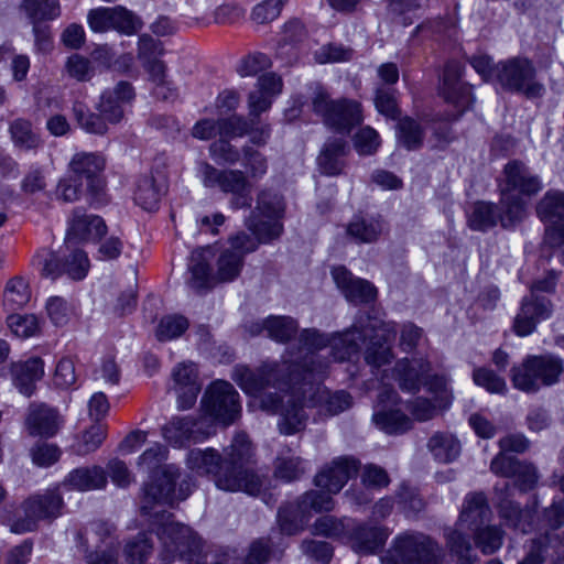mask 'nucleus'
Instances as JSON below:
<instances>
[{"mask_svg": "<svg viewBox=\"0 0 564 564\" xmlns=\"http://www.w3.org/2000/svg\"><path fill=\"white\" fill-rule=\"evenodd\" d=\"M553 312L552 303L545 296L530 293L522 300L521 307L513 323V329L519 336H528L536 325L547 319Z\"/></svg>", "mask_w": 564, "mask_h": 564, "instance_id": "nucleus-22", "label": "nucleus"}, {"mask_svg": "<svg viewBox=\"0 0 564 564\" xmlns=\"http://www.w3.org/2000/svg\"><path fill=\"white\" fill-rule=\"evenodd\" d=\"M223 457L215 448H194L186 458L187 467L198 475L212 476L216 487L224 491H243L257 496L263 479L246 465L252 457V446L245 433L237 434L224 449Z\"/></svg>", "mask_w": 564, "mask_h": 564, "instance_id": "nucleus-2", "label": "nucleus"}, {"mask_svg": "<svg viewBox=\"0 0 564 564\" xmlns=\"http://www.w3.org/2000/svg\"><path fill=\"white\" fill-rule=\"evenodd\" d=\"M354 147L360 155H371L380 147V137L371 127H364L355 134Z\"/></svg>", "mask_w": 564, "mask_h": 564, "instance_id": "nucleus-61", "label": "nucleus"}, {"mask_svg": "<svg viewBox=\"0 0 564 564\" xmlns=\"http://www.w3.org/2000/svg\"><path fill=\"white\" fill-rule=\"evenodd\" d=\"M106 437V427L101 424L91 425L84 434L80 442L76 445L75 452L78 455H87L95 452Z\"/></svg>", "mask_w": 564, "mask_h": 564, "instance_id": "nucleus-62", "label": "nucleus"}, {"mask_svg": "<svg viewBox=\"0 0 564 564\" xmlns=\"http://www.w3.org/2000/svg\"><path fill=\"white\" fill-rule=\"evenodd\" d=\"M463 66L460 63L451 61L446 64L441 94L445 101L454 105L462 113L473 104L470 88L460 80Z\"/></svg>", "mask_w": 564, "mask_h": 564, "instance_id": "nucleus-24", "label": "nucleus"}, {"mask_svg": "<svg viewBox=\"0 0 564 564\" xmlns=\"http://www.w3.org/2000/svg\"><path fill=\"white\" fill-rule=\"evenodd\" d=\"M242 152L248 176L252 180L262 178L268 171L265 156L251 147H243Z\"/></svg>", "mask_w": 564, "mask_h": 564, "instance_id": "nucleus-60", "label": "nucleus"}, {"mask_svg": "<svg viewBox=\"0 0 564 564\" xmlns=\"http://www.w3.org/2000/svg\"><path fill=\"white\" fill-rule=\"evenodd\" d=\"M389 535L390 531L386 527L369 525L355 520L347 544L357 553L373 554L384 546Z\"/></svg>", "mask_w": 564, "mask_h": 564, "instance_id": "nucleus-27", "label": "nucleus"}, {"mask_svg": "<svg viewBox=\"0 0 564 564\" xmlns=\"http://www.w3.org/2000/svg\"><path fill=\"white\" fill-rule=\"evenodd\" d=\"M383 231V221L379 217H355L347 226L348 236L359 243L376 241Z\"/></svg>", "mask_w": 564, "mask_h": 564, "instance_id": "nucleus-42", "label": "nucleus"}, {"mask_svg": "<svg viewBox=\"0 0 564 564\" xmlns=\"http://www.w3.org/2000/svg\"><path fill=\"white\" fill-rule=\"evenodd\" d=\"M188 327V321L182 315H167L163 317L156 328V338L160 341L172 340L180 337Z\"/></svg>", "mask_w": 564, "mask_h": 564, "instance_id": "nucleus-58", "label": "nucleus"}, {"mask_svg": "<svg viewBox=\"0 0 564 564\" xmlns=\"http://www.w3.org/2000/svg\"><path fill=\"white\" fill-rule=\"evenodd\" d=\"M163 475L167 479L166 486L161 488L153 485L145 489L141 512L149 517L150 528L161 542L162 564H172L176 557L191 558L198 553L202 542L189 527L175 522L172 520L173 514L163 509L164 505H172L174 501L173 481L176 470L174 467H166Z\"/></svg>", "mask_w": 564, "mask_h": 564, "instance_id": "nucleus-4", "label": "nucleus"}, {"mask_svg": "<svg viewBox=\"0 0 564 564\" xmlns=\"http://www.w3.org/2000/svg\"><path fill=\"white\" fill-rule=\"evenodd\" d=\"M200 406L206 424L213 430L212 422L223 425L232 424L241 413L240 397L234 386L224 380L210 383L204 392Z\"/></svg>", "mask_w": 564, "mask_h": 564, "instance_id": "nucleus-8", "label": "nucleus"}, {"mask_svg": "<svg viewBox=\"0 0 564 564\" xmlns=\"http://www.w3.org/2000/svg\"><path fill=\"white\" fill-rule=\"evenodd\" d=\"M491 510L482 492L468 494L456 523V529L446 534L447 545L452 553L458 557V564H473L470 556L471 545L468 538L462 532L465 528L473 531L490 520Z\"/></svg>", "mask_w": 564, "mask_h": 564, "instance_id": "nucleus-5", "label": "nucleus"}, {"mask_svg": "<svg viewBox=\"0 0 564 564\" xmlns=\"http://www.w3.org/2000/svg\"><path fill=\"white\" fill-rule=\"evenodd\" d=\"M539 218L549 224L545 242L551 247L564 245V192L549 191L536 206Z\"/></svg>", "mask_w": 564, "mask_h": 564, "instance_id": "nucleus-17", "label": "nucleus"}, {"mask_svg": "<svg viewBox=\"0 0 564 564\" xmlns=\"http://www.w3.org/2000/svg\"><path fill=\"white\" fill-rule=\"evenodd\" d=\"M306 514L299 511V505H286L279 509L278 522L282 533L293 535L302 530V522Z\"/></svg>", "mask_w": 564, "mask_h": 564, "instance_id": "nucleus-56", "label": "nucleus"}, {"mask_svg": "<svg viewBox=\"0 0 564 564\" xmlns=\"http://www.w3.org/2000/svg\"><path fill=\"white\" fill-rule=\"evenodd\" d=\"M87 23L96 33L116 30L126 35H133L142 28L141 19L122 6L91 9L87 14Z\"/></svg>", "mask_w": 564, "mask_h": 564, "instance_id": "nucleus-15", "label": "nucleus"}, {"mask_svg": "<svg viewBox=\"0 0 564 564\" xmlns=\"http://www.w3.org/2000/svg\"><path fill=\"white\" fill-rule=\"evenodd\" d=\"M105 167V160L96 153L79 152L74 154L68 164L69 172L79 178H86L88 191L93 194L101 192L104 184L99 173Z\"/></svg>", "mask_w": 564, "mask_h": 564, "instance_id": "nucleus-29", "label": "nucleus"}, {"mask_svg": "<svg viewBox=\"0 0 564 564\" xmlns=\"http://www.w3.org/2000/svg\"><path fill=\"white\" fill-rule=\"evenodd\" d=\"M30 299L31 292L23 278L14 276L8 281L3 292V303L10 311L23 307Z\"/></svg>", "mask_w": 564, "mask_h": 564, "instance_id": "nucleus-50", "label": "nucleus"}, {"mask_svg": "<svg viewBox=\"0 0 564 564\" xmlns=\"http://www.w3.org/2000/svg\"><path fill=\"white\" fill-rule=\"evenodd\" d=\"M506 185L501 191L514 193L519 191L523 195H534L542 188L538 175L533 174L522 162L512 161L505 166Z\"/></svg>", "mask_w": 564, "mask_h": 564, "instance_id": "nucleus-33", "label": "nucleus"}, {"mask_svg": "<svg viewBox=\"0 0 564 564\" xmlns=\"http://www.w3.org/2000/svg\"><path fill=\"white\" fill-rule=\"evenodd\" d=\"M392 557L400 564H442L441 546L421 532H403L392 541Z\"/></svg>", "mask_w": 564, "mask_h": 564, "instance_id": "nucleus-13", "label": "nucleus"}, {"mask_svg": "<svg viewBox=\"0 0 564 564\" xmlns=\"http://www.w3.org/2000/svg\"><path fill=\"white\" fill-rule=\"evenodd\" d=\"M297 328V322L290 316H269L261 323L252 324L250 333L258 335L265 330L271 339L285 343L295 335Z\"/></svg>", "mask_w": 564, "mask_h": 564, "instance_id": "nucleus-37", "label": "nucleus"}, {"mask_svg": "<svg viewBox=\"0 0 564 564\" xmlns=\"http://www.w3.org/2000/svg\"><path fill=\"white\" fill-rule=\"evenodd\" d=\"M347 151V142L343 138L329 139L317 158L321 172L330 176L340 174Z\"/></svg>", "mask_w": 564, "mask_h": 564, "instance_id": "nucleus-38", "label": "nucleus"}, {"mask_svg": "<svg viewBox=\"0 0 564 564\" xmlns=\"http://www.w3.org/2000/svg\"><path fill=\"white\" fill-rule=\"evenodd\" d=\"M133 98L134 91L131 84L120 82L115 88L102 93L97 109L107 123L117 124L124 117V106Z\"/></svg>", "mask_w": 564, "mask_h": 564, "instance_id": "nucleus-26", "label": "nucleus"}, {"mask_svg": "<svg viewBox=\"0 0 564 564\" xmlns=\"http://www.w3.org/2000/svg\"><path fill=\"white\" fill-rule=\"evenodd\" d=\"M498 218L503 228L513 227L527 216V203L516 193L500 191Z\"/></svg>", "mask_w": 564, "mask_h": 564, "instance_id": "nucleus-40", "label": "nucleus"}, {"mask_svg": "<svg viewBox=\"0 0 564 564\" xmlns=\"http://www.w3.org/2000/svg\"><path fill=\"white\" fill-rule=\"evenodd\" d=\"M73 262L77 263L74 268L70 264L63 265L59 257L51 250H40L33 260L34 265L37 267L42 276L51 280H56L62 274L66 273L73 280H82L87 275L89 270V259L87 254L79 249L73 251Z\"/></svg>", "mask_w": 564, "mask_h": 564, "instance_id": "nucleus-18", "label": "nucleus"}, {"mask_svg": "<svg viewBox=\"0 0 564 564\" xmlns=\"http://www.w3.org/2000/svg\"><path fill=\"white\" fill-rule=\"evenodd\" d=\"M9 133L14 147L21 151H35L42 145L41 137L26 119L18 118L11 121Z\"/></svg>", "mask_w": 564, "mask_h": 564, "instance_id": "nucleus-41", "label": "nucleus"}, {"mask_svg": "<svg viewBox=\"0 0 564 564\" xmlns=\"http://www.w3.org/2000/svg\"><path fill=\"white\" fill-rule=\"evenodd\" d=\"M62 424L58 411L46 404H32L25 419V427L32 436L52 437Z\"/></svg>", "mask_w": 564, "mask_h": 564, "instance_id": "nucleus-30", "label": "nucleus"}, {"mask_svg": "<svg viewBox=\"0 0 564 564\" xmlns=\"http://www.w3.org/2000/svg\"><path fill=\"white\" fill-rule=\"evenodd\" d=\"M174 390L177 394L178 409H191L200 391L198 371L193 362H180L172 371Z\"/></svg>", "mask_w": 564, "mask_h": 564, "instance_id": "nucleus-25", "label": "nucleus"}, {"mask_svg": "<svg viewBox=\"0 0 564 564\" xmlns=\"http://www.w3.org/2000/svg\"><path fill=\"white\" fill-rule=\"evenodd\" d=\"M371 330L376 332V337L383 339V343L371 341L365 352V359L368 365L379 368L389 364L393 357L389 341L395 337V324L392 322L373 321L369 324Z\"/></svg>", "mask_w": 564, "mask_h": 564, "instance_id": "nucleus-31", "label": "nucleus"}, {"mask_svg": "<svg viewBox=\"0 0 564 564\" xmlns=\"http://www.w3.org/2000/svg\"><path fill=\"white\" fill-rule=\"evenodd\" d=\"M499 220L496 206L491 203L478 202L468 215V226L473 230L486 231Z\"/></svg>", "mask_w": 564, "mask_h": 564, "instance_id": "nucleus-52", "label": "nucleus"}, {"mask_svg": "<svg viewBox=\"0 0 564 564\" xmlns=\"http://www.w3.org/2000/svg\"><path fill=\"white\" fill-rule=\"evenodd\" d=\"M249 122L245 117L238 115L218 119V133L224 138L243 137L249 132Z\"/></svg>", "mask_w": 564, "mask_h": 564, "instance_id": "nucleus-63", "label": "nucleus"}, {"mask_svg": "<svg viewBox=\"0 0 564 564\" xmlns=\"http://www.w3.org/2000/svg\"><path fill=\"white\" fill-rule=\"evenodd\" d=\"M354 521L349 518L337 519L333 516H324L314 522L313 533L347 543Z\"/></svg>", "mask_w": 564, "mask_h": 564, "instance_id": "nucleus-43", "label": "nucleus"}, {"mask_svg": "<svg viewBox=\"0 0 564 564\" xmlns=\"http://www.w3.org/2000/svg\"><path fill=\"white\" fill-rule=\"evenodd\" d=\"M64 500L59 486L32 495L22 502L23 517L17 518L11 523V531L25 533L34 531L41 521L51 523L62 514Z\"/></svg>", "mask_w": 564, "mask_h": 564, "instance_id": "nucleus-10", "label": "nucleus"}, {"mask_svg": "<svg viewBox=\"0 0 564 564\" xmlns=\"http://www.w3.org/2000/svg\"><path fill=\"white\" fill-rule=\"evenodd\" d=\"M312 107L327 127L338 132L348 133L362 120L360 105L357 101L345 98L330 99L328 93L319 85L314 87Z\"/></svg>", "mask_w": 564, "mask_h": 564, "instance_id": "nucleus-9", "label": "nucleus"}, {"mask_svg": "<svg viewBox=\"0 0 564 564\" xmlns=\"http://www.w3.org/2000/svg\"><path fill=\"white\" fill-rule=\"evenodd\" d=\"M205 252V250L193 252L188 264V270L191 272L188 284L196 291L209 289L217 282L214 278L215 272L213 273L210 271Z\"/></svg>", "mask_w": 564, "mask_h": 564, "instance_id": "nucleus-44", "label": "nucleus"}, {"mask_svg": "<svg viewBox=\"0 0 564 564\" xmlns=\"http://www.w3.org/2000/svg\"><path fill=\"white\" fill-rule=\"evenodd\" d=\"M332 276L349 302L359 304L375 301L377 289L369 281L352 276L345 267L334 268Z\"/></svg>", "mask_w": 564, "mask_h": 564, "instance_id": "nucleus-28", "label": "nucleus"}, {"mask_svg": "<svg viewBox=\"0 0 564 564\" xmlns=\"http://www.w3.org/2000/svg\"><path fill=\"white\" fill-rule=\"evenodd\" d=\"M431 369L430 362L420 359L404 358L394 367L395 379L403 391L416 392L420 389L422 377Z\"/></svg>", "mask_w": 564, "mask_h": 564, "instance_id": "nucleus-35", "label": "nucleus"}, {"mask_svg": "<svg viewBox=\"0 0 564 564\" xmlns=\"http://www.w3.org/2000/svg\"><path fill=\"white\" fill-rule=\"evenodd\" d=\"M423 130L412 118L405 117L398 123V142L408 150H416L423 142Z\"/></svg>", "mask_w": 564, "mask_h": 564, "instance_id": "nucleus-54", "label": "nucleus"}, {"mask_svg": "<svg viewBox=\"0 0 564 564\" xmlns=\"http://www.w3.org/2000/svg\"><path fill=\"white\" fill-rule=\"evenodd\" d=\"M229 246L223 249L216 261L215 279L217 282L236 280L245 263V256L253 252L259 242L249 234L240 231L231 236Z\"/></svg>", "mask_w": 564, "mask_h": 564, "instance_id": "nucleus-14", "label": "nucleus"}, {"mask_svg": "<svg viewBox=\"0 0 564 564\" xmlns=\"http://www.w3.org/2000/svg\"><path fill=\"white\" fill-rule=\"evenodd\" d=\"M318 380H301L291 384L286 391L262 392L258 395L259 406L269 413H279V429L285 435L295 434L304 430L307 421L305 406H318L321 412L336 415L351 406V397L345 391L330 392L315 387Z\"/></svg>", "mask_w": 564, "mask_h": 564, "instance_id": "nucleus-3", "label": "nucleus"}, {"mask_svg": "<svg viewBox=\"0 0 564 564\" xmlns=\"http://www.w3.org/2000/svg\"><path fill=\"white\" fill-rule=\"evenodd\" d=\"M473 532L476 546L485 554H491L502 545V531L496 525H481Z\"/></svg>", "mask_w": 564, "mask_h": 564, "instance_id": "nucleus-55", "label": "nucleus"}, {"mask_svg": "<svg viewBox=\"0 0 564 564\" xmlns=\"http://www.w3.org/2000/svg\"><path fill=\"white\" fill-rule=\"evenodd\" d=\"M333 494L328 491L310 490L303 494L299 500V511L302 514L310 516L313 512H328L335 507V501L332 497Z\"/></svg>", "mask_w": 564, "mask_h": 564, "instance_id": "nucleus-48", "label": "nucleus"}, {"mask_svg": "<svg viewBox=\"0 0 564 564\" xmlns=\"http://www.w3.org/2000/svg\"><path fill=\"white\" fill-rule=\"evenodd\" d=\"M107 231L104 219L96 215H87L83 210L75 209L67 229V242H82L97 240Z\"/></svg>", "mask_w": 564, "mask_h": 564, "instance_id": "nucleus-32", "label": "nucleus"}, {"mask_svg": "<svg viewBox=\"0 0 564 564\" xmlns=\"http://www.w3.org/2000/svg\"><path fill=\"white\" fill-rule=\"evenodd\" d=\"M536 70L532 62L523 57H513L496 65V80L506 90L522 93L528 98L541 97L542 84L535 80Z\"/></svg>", "mask_w": 564, "mask_h": 564, "instance_id": "nucleus-12", "label": "nucleus"}, {"mask_svg": "<svg viewBox=\"0 0 564 564\" xmlns=\"http://www.w3.org/2000/svg\"><path fill=\"white\" fill-rule=\"evenodd\" d=\"M73 112L78 126L87 133L104 135L108 132V123L100 112L94 113L78 101L74 104Z\"/></svg>", "mask_w": 564, "mask_h": 564, "instance_id": "nucleus-49", "label": "nucleus"}, {"mask_svg": "<svg viewBox=\"0 0 564 564\" xmlns=\"http://www.w3.org/2000/svg\"><path fill=\"white\" fill-rule=\"evenodd\" d=\"M399 402L398 393L390 387L382 384L375 405L372 421L378 429L387 434H400L412 427L411 419L393 406Z\"/></svg>", "mask_w": 564, "mask_h": 564, "instance_id": "nucleus-16", "label": "nucleus"}, {"mask_svg": "<svg viewBox=\"0 0 564 564\" xmlns=\"http://www.w3.org/2000/svg\"><path fill=\"white\" fill-rule=\"evenodd\" d=\"M166 456H167L166 447L160 443H155L151 447H149L147 451H144L143 454L139 457L138 465L141 468L152 470V469L160 467V470L156 473L153 480L144 487V490L148 487L153 486V485H156L161 488H164L166 486L167 479L163 475V470L166 467H174L176 470V476L173 481V488L175 487V481H176L177 477L180 476V471H178V468L175 467L174 465L161 466V464L166 459ZM144 497H145V494L143 495V498Z\"/></svg>", "mask_w": 564, "mask_h": 564, "instance_id": "nucleus-39", "label": "nucleus"}, {"mask_svg": "<svg viewBox=\"0 0 564 564\" xmlns=\"http://www.w3.org/2000/svg\"><path fill=\"white\" fill-rule=\"evenodd\" d=\"M553 312L552 303L545 296L530 293L522 300L521 307L513 323V329L519 336H528L536 325L547 319Z\"/></svg>", "mask_w": 564, "mask_h": 564, "instance_id": "nucleus-23", "label": "nucleus"}, {"mask_svg": "<svg viewBox=\"0 0 564 564\" xmlns=\"http://www.w3.org/2000/svg\"><path fill=\"white\" fill-rule=\"evenodd\" d=\"M283 214V197L271 191L262 189L257 196L254 209L245 224L259 243L269 242L282 234L283 226L279 220Z\"/></svg>", "mask_w": 564, "mask_h": 564, "instance_id": "nucleus-6", "label": "nucleus"}, {"mask_svg": "<svg viewBox=\"0 0 564 564\" xmlns=\"http://www.w3.org/2000/svg\"><path fill=\"white\" fill-rule=\"evenodd\" d=\"M367 336V330L357 326L335 335L305 328L299 336L301 348L306 350L301 360L267 361L256 370L237 367L232 379L247 394L254 397L270 389L286 391L292 383L306 379L312 390V381L324 379L333 361L343 362L358 354Z\"/></svg>", "mask_w": 564, "mask_h": 564, "instance_id": "nucleus-1", "label": "nucleus"}, {"mask_svg": "<svg viewBox=\"0 0 564 564\" xmlns=\"http://www.w3.org/2000/svg\"><path fill=\"white\" fill-rule=\"evenodd\" d=\"M499 512L501 518L511 528L519 530L522 533H525L530 528V522L528 521L530 512L521 510L519 505L509 500L507 497L500 498Z\"/></svg>", "mask_w": 564, "mask_h": 564, "instance_id": "nucleus-53", "label": "nucleus"}, {"mask_svg": "<svg viewBox=\"0 0 564 564\" xmlns=\"http://www.w3.org/2000/svg\"><path fill=\"white\" fill-rule=\"evenodd\" d=\"M22 7L32 23L54 20L61 14L58 0H24Z\"/></svg>", "mask_w": 564, "mask_h": 564, "instance_id": "nucleus-51", "label": "nucleus"}, {"mask_svg": "<svg viewBox=\"0 0 564 564\" xmlns=\"http://www.w3.org/2000/svg\"><path fill=\"white\" fill-rule=\"evenodd\" d=\"M153 544L148 533H139L126 545L124 552L129 564H144L152 553Z\"/></svg>", "mask_w": 564, "mask_h": 564, "instance_id": "nucleus-57", "label": "nucleus"}, {"mask_svg": "<svg viewBox=\"0 0 564 564\" xmlns=\"http://www.w3.org/2000/svg\"><path fill=\"white\" fill-rule=\"evenodd\" d=\"M164 186L159 185L153 176H143L139 180L134 193V200L145 210H153L158 207Z\"/></svg>", "mask_w": 564, "mask_h": 564, "instance_id": "nucleus-46", "label": "nucleus"}, {"mask_svg": "<svg viewBox=\"0 0 564 564\" xmlns=\"http://www.w3.org/2000/svg\"><path fill=\"white\" fill-rule=\"evenodd\" d=\"M425 387L434 395V403L426 398H416L409 404L413 417L422 422L433 419L438 410H445L452 403V392L445 377H431L425 381Z\"/></svg>", "mask_w": 564, "mask_h": 564, "instance_id": "nucleus-19", "label": "nucleus"}, {"mask_svg": "<svg viewBox=\"0 0 564 564\" xmlns=\"http://www.w3.org/2000/svg\"><path fill=\"white\" fill-rule=\"evenodd\" d=\"M305 473L304 460L300 456L281 453L274 464V477L285 482L297 480Z\"/></svg>", "mask_w": 564, "mask_h": 564, "instance_id": "nucleus-47", "label": "nucleus"}, {"mask_svg": "<svg viewBox=\"0 0 564 564\" xmlns=\"http://www.w3.org/2000/svg\"><path fill=\"white\" fill-rule=\"evenodd\" d=\"M514 388L524 392H535L542 386H552L563 372V362L552 355L528 356L521 365L511 370Z\"/></svg>", "mask_w": 564, "mask_h": 564, "instance_id": "nucleus-7", "label": "nucleus"}, {"mask_svg": "<svg viewBox=\"0 0 564 564\" xmlns=\"http://www.w3.org/2000/svg\"><path fill=\"white\" fill-rule=\"evenodd\" d=\"M359 466V460L354 457H337L316 474L314 484L316 487L336 495L351 477L357 475Z\"/></svg>", "mask_w": 564, "mask_h": 564, "instance_id": "nucleus-21", "label": "nucleus"}, {"mask_svg": "<svg viewBox=\"0 0 564 564\" xmlns=\"http://www.w3.org/2000/svg\"><path fill=\"white\" fill-rule=\"evenodd\" d=\"M206 187H218L225 194H231L229 206L232 209L251 207L252 186L248 176L240 170H218L208 163L200 167Z\"/></svg>", "mask_w": 564, "mask_h": 564, "instance_id": "nucleus-11", "label": "nucleus"}, {"mask_svg": "<svg viewBox=\"0 0 564 564\" xmlns=\"http://www.w3.org/2000/svg\"><path fill=\"white\" fill-rule=\"evenodd\" d=\"M286 0H263L258 3L251 13V19L258 24L270 23L275 20L281 11Z\"/></svg>", "mask_w": 564, "mask_h": 564, "instance_id": "nucleus-64", "label": "nucleus"}, {"mask_svg": "<svg viewBox=\"0 0 564 564\" xmlns=\"http://www.w3.org/2000/svg\"><path fill=\"white\" fill-rule=\"evenodd\" d=\"M45 308L48 318L56 326L66 325L73 314L72 305L61 296H51L46 302Z\"/></svg>", "mask_w": 564, "mask_h": 564, "instance_id": "nucleus-59", "label": "nucleus"}, {"mask_svg": "<svg viewBox=\"0 0 564 564\" xmlns=\"http://www.w3.org/2000/svg\"><path fill=\"white\" fill-rule=\"evenodd\" d=\"M14 386L19 391L31 397L35 390V382L44 375V366L41 358H31L24 362L14 364L11 368Z\"/></svg>", "mask_w": 564, "mask_h": 564, "instance_id": "nucleus-36", "label": "nucleus"}, {"mask_svg": "<svg viewBox=\"0 0 564 564\" xmlns=\"http://www.w3.org/2000/svg\"><path fill=\"white\" fill-rule=\"evenodd\" d=\"M429 449L440 463H451L460 454V443L452 434L435 433L427 443Z\"/></svg>", "mask_w": 564, "mask_h": 564, "instance_id": "nucleus-45", "label": "nucleus"}, {"mask_svg": "<svg viewBox=\"0 0 564 564\" xmlns=\"http://www.w3.org/2000/svg\"><path fill=\"white\" fill-rule=\"evenodd\" d=\"M212 434L213 431L206 424L205 417H173L162 427L164 440L175 447L185 446L189 442H200Z\"/></svg>", "mask_w": 564, "mask_h": 564, "instance_id": "nucleus-20", "label": "nucleus"}, {"mask_svg": "<svg viewBox=\"0 0 564 564\" xmlns=\"http://www.w3.org/2000/svg\"><path fill=\"white\" fill-rule=\"evenodd\" d=\"M106 485L107 476L104 468L94 465L73 469L57 486H59V490L64 488L77 491H91L102 489Z\"/></svg>", "mask_w": 564, "mask_h": 564, "instance_id": "nucleus-34", "label": "nucleus"}]
</instances>
